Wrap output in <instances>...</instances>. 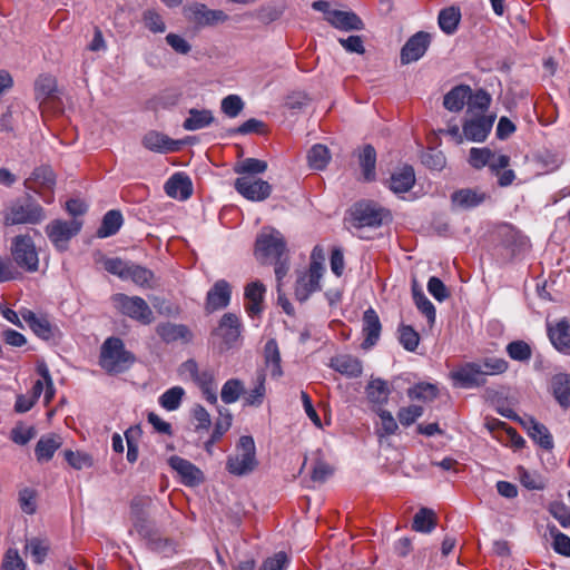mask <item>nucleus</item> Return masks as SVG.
I'll list each match as a JSON object with an SVG mask.
<instances>
[{"label": "nucleus", "instance_id": "obj_9", "mask_svg": "<svg viewBox=\"0 0 570 570\" xmlns=\"http://www.w3.org/2000/svg\"><path fill=\"white\" fill-rule=\"evenodd\" d=\"M234 187L238 194L250 202H263L271 196L272 186L268 181L254 176L236 178Z\"/></svg>", "mask_w": 570, "mask_h": 570}, {"label": "nucleus", "instance_id": "obj_11", "mask_svg": "<svg viewBox=\"0 0 570 570\" xmlns=\"http://www.w3.org/2000/svg\"><path fill=\"white\" fill-rule=\"evenodd\" d=\"M352 216L358 227H379L390 214L376 204L361 202L353 207Z\"/></svg>", "mask_w": 570, "mask_h": 570}, {"label": "nucleus", "instance_id": "obj_63", "mask_svg": "<svg viewBox=\"0 0 570 570\" xmlns=\"http://www.w3.org/2000/svg\"><path fill=\"white\" fill-rule=\"evenodd\" d=\"M26 564L19 556L17 549H8L1 564L0 570H24Z\"/></svg>", "mask_w": 570, "mask_h": 570}, {"label": "nucleus", "instance_id": "obj_33", "mask_svg": "<svg viewBox=\"0 0 570 570\" xmlns=\"http://www.w3.org/2000/svg\"><path fill=\"white\" fill-rule=\"evenodd\" d=\"M142 145L151 151L163 154L178 150L177 141L157 131L146 134L142 139Z\"/></svg>", "mask_w": 570, "mask_h": 570}, {"label": "nucleus", "instance_id": "obj_36", "mask_svg": "<svg viewBox=\"0 0 570 570\" xmlns=\"http://www.w3.org/2000/svg\"><path fill=\"white\" fill-rule=\"evenodd\" d=\"M366 396L373 406L382 409L387 403L390 396L387 383L381 379L370 381L366 386Z\"/></svg>", "mask_w": 570, "mask_h": 570}, {"label": "nucleus", "instance_id": "obj_31", "mask_svg": "<svg viewBox=\"0 0 570 570\" xmlns=\"http://www.w3.org/2000/svg\"><path fill=\"white\" fill-rule=\"evenodd\" d=\"M471 94V87L468 85H458L453 87L443 97V107L451 112L461 111L466 105Z\"/></svg>", "mask_w": 570, "mask_h": 570}, {"label": "nucleus", "instance_id": "obj_56", "mask_svg": "<svg viewBox=\"0 0 570 570\" xmlns=\"http://www.w3.org/2000/svg\"><path fill=\"white\" fill-rule=\"evenodd\" d=\"M400 344L409 352H414L420 343L419 333L410 325H401L399 328Z\"/></svg>", "mask_w": 570, "mask_h": 570}, {"label": "nucleus", "instance_id": "obj_6", "mask_svg": "<svg viewBox=\"0 0 570 570\" xmlns=\"http://www.w3.org/2000/svg\"><path fill=\"white\" fill-rule=\"evenodd\" d=\"M115 307L124 315L144 325L154 321V314L147 302L139 296L118 293L112 296Z\"/></svg>", "mask_w": 570, "mask_h": 570}, {"label": "nucleus", "instance_id": "obj_39", "mask_svg": "<svg viewBox=\"0 0 570 570\" xmlns=\"http://www.w3.org/2000/svg\"><path fill=\"white\" fill-rule=\"evenodd\" d=\"M122 215L119 210H109L105 214L101 225L97 230L99 238H107L117 234L122 225Z\"/></svg>", "mask_w": 570, "mask_h": 570}, {"label": "nucleus", "instance_id": "obj_2", "mask_svg": "<svg viewBox=\"0 0 570 570\" xmlns=\"http://www.w3.org/2000/svg\"><path fill=\"white\" fill-rule=\"evenodd\" d=\"M45 208L32 197L16 200L7 207L3 216L7 226L30 224L37 225L46 219Z\"/></svg>", "mask_w": 570, "mask_h": 570}, {"label": "nucleus", "instance_id": "obj_21", "mask_svg": "<svg viewBox=\"0 0 570 570\" xmlns=\"http://www.w3.org/2000/svg\"><path fill=\"white\" fill-rule=\"evenodd\" d=\"M549 390L561 407H570V374L556 373L551 376Z\"/></svg>", "mask_w": 570, "mask_h": 570}, {"label": "nucleus", "instance_id": "obj_58", "mask_svg": "<svg viewBox=\"0 0 570 570\" xmlns=\"http://www.w3.org/2000/svg\"><path fill=\"white\" fill-rule=\"evenodd\" d=\"M219 417L217 419L214 431L212 433L213 441H219L220 438L229 430L232 426L233 416L228 409H219L218 410Z\"/></svg>", "mask_w": 570, "mask_h": 570}, {"label": "nucleus", "instance_id": "obj_1", "mask_svg": "<svg viewBox=\"0 0 570 570\" xmlns=\"http://www.w3.org/2000/svg\"><path fill=\"white\" fill-rule=\"evenodd\" d=\"M257 464L254 439L250 435H242L236 444L235 453L227 458V471L233 475L243 476L253 472Z\"/></svg>", "mask_w": 570, "mask_h": 570}, {"label": "nucleus", "instance_id": "obj_19", "mask_svg": "<svg viewBox=\"0 0 570 570\" xmlns=\"http://www.w3.org/2000/svg\"><path fill=\"white\" fill-rule=\"evenodd\" d=\"M230 286L225 279L217 281L206 296V309L214 312L225 308L230 302Z\"/></svg>", "mask_w": 570, "mask_h": 570}, {"label": "nucleus", "instance_id": "obj_55", "mask_svg": "<svg viewBox=\"0 0 570 570\" xmlns=\"http://www.w3.org/2000/svg\"><path fill=\"white\" fill-rule=\"evenodd\" d=\"M380 417V426L377 428V433L380 436H387L394 434L399 425L390 411L384 409H375Z\"/></svg>", "mask_w": 570, "mask_h": 570}, {"label": "nucleus", "instance_id": "obj_43", "mask_svg": "<svg viewBox=\"0 0 570 570\" xmlns=\"http://www.w3.org/2000/svg\"><path fill=\"white\" fill-rule=\"evenodd\" d=\"M245 393V385L239 379L227 380L220 391V399L225 404H233Z\"/></svg>", "mask_w": 570, "mask_h": 570}, {"label": "nucleus", "instance_id": "obj_47", "mask_svg": "<svg viewBox=\"0 0 570 570\" xmlns=\"http://www.w3.org/2000/svg\"><path fill=\"white\" fill-rule=\"evenodd\" d=\"M267 163L257 158H245L234 167V171L240 176H254L265 173Z\"/></svg>", "mask_w": 570, "mask_h": 570}, {"label": "nucleus", "instance_id": "obj_3", "mask_svg": "<svg viewBox=\"0 0 570 570\" xmlns=\"http://www.w3.org/2000/svg\"><path fill=\"white\" fill-rule=\"evenodd\" d=\"M135 361L134 355L125 348L124 342L118 337L107 338L100 352V366L109 373H121Z\"/></svg>", "mask_w": 570, "mask_h": 570}, {"label": "nucleus", "instance_id": "obj_49", "mask_svg": "<svg viewBox=\"0 0 570 570\" xmlns=\"http://www.w3.org/2000/svg\"><path fill=\"white\" fill-rule=\"evenodd\" d=\"M507 354L513 361L528 362L532 356V348L529 343L522 340L512 341L505 347Z\"/></svg>", "mask_w": 570, "mask_h": 570}, {"label": "nucleus", "instance_id": "obj_16", "mask_svg": "<svg viewBox=\"0 0 570 570\" xmlns=\"http://www.w3.org/2000/svg\"><path fill=\"white\" fill-rule=\"evenodd\" d=\"M452 379L458 385L465 389L478 387L485 384L482 371L476 362L466 363L452 373Z\"/></svg>", "mask_w": 570, "mask_h": 570}, {"label": "nucleus", "instance_id": "obj_28", "mask_svg": "<svg viewBox=\"0 0 570 570\" xmlns=\"http://www.w3.org/2000/svg\"><path fill=\"white\" fill-rule=\"evenodd\" d=\"M265 292L266 288L259 281L252 282L245 287L244 295L248 301L246 312L250 318H255L261 314Z\"/></svg>", "mask_w": 570, "mask_h": 570}, {"label": "nucleus", "instance_id": "obj_5", "mask_svg": "<svg viewBox=\"0 0 570 570\" xmlns=\"http://www.w3.org/2000/svg\"><path fill=\"white\" fill-rule=\"evenodd\" d=\"M10 253L17 266L24 272L35 273L39 269V253L30 235L14 236L11 239Z\"/></svg>", "mask_w": 570, "mask_h": 570}, {"label": "nucleus", "instance_id": "obj_7", "mask_svg": "<svg viewBox=\"0 0 570 570\" xmlns=\"http://www.w3.org/2000/svg\"><path fill=\"white\" fill-rule=\"evenodd\" d=\"M81 227L82 222L79 219H53L46 226L45 232L55 248L65 252L69 240L81 230Z\"/></svg>", "mask_w": 570, "mask_h": 570}, {"label": "nucleus", "instance_id": "obj_42", "mask_svg": "<svg viewBox=\"0 0 570 570\" xmlns=\"http://www.w3.org/2000/svg\"><path fill=\"white\" fill-rule=\"evenodd\" d=\"M331 154L325 145L316 144L307 153V161L311 168L323 170L330 163Z\"/></svg>", "mask_w": 570, "mask_h": 570}, {"label": "nucleus", "instance_id": "obj_45", "mask_svg": "<svg viewBox=\"0 0 570 570\" xmlns=\"http://www.w3.org/2000/svg\"><path fill=\"white\" fill-rule=\"evenodd\" d=\"M376 151L371 145L364 146L360 154V166L364 179L371 181L375 178Z\"/></svg>", "mask_w": 570, "mask_h": 570}, {"label": "nucleus", "instance_id": "obj_50", "mask_svg": "<svg viewBox=\"0 0 570 570\" xmlns=\"http://www.w3.org/2000/svg\"><path fill=\"white\" fill-rule=\"evenodd\" d=\"M479 368L482 371V376L485 379L487 375H499L504 373L509 364L504 358L500 357H487L481 362H476Z\"/></svg>", "mask_w": 570, "mask_h": 570}, {"label": "nucleus", "instance_id": "obj_13", "mask_svg": "<svg viewBox=\"0 0 570 570\" xmlns=\"http://www.w3.org/2000/svg\"><path fill=\"white\" fill-rule=\"evenodd\" d=\"M184 13L188 20L200 27L214 26L228 20V16L223 10L208 9L204 3L187 6Z\"/></svg>", "mask_w": 570, "mask_h": 570}, {"label": "nucleus", "instance_id": "obj_41", "mask_svg": "<svg viewBox=\"0 0 570 570\" xmlns=\"http://www.w3.org/2000/svg\"><path fill=\"white\" fill-rule=\"evenodd\" d=\"M127 279L132 281L140 287L153 288L155 286L154 273L150 269L134 263L129 266Z\"/></svg>", "mask_w": 570, "mask_h": 570}, {"label": "nucleus", "instance_id": "obj_35", "mask_svg": "<svg viewBox=\"0 0 570 570\" xmlns=\"http://www.w3.org/2000/svg\"><path fill=\"white\" fill-rule=\"evenodd\" d=\"M214 120L215 117L210 110L191 108L188 110V116L183 122V128L195 131L209 127Z\"/></svg>", "mask_w": 570, "mask_h": 570}, {"label": "nucleus", "instance_id": "obj_29", "mask_svg": "<svg viewBox=\"0 0 570 570\" xmlns=\"http://www.w3.org/2000/svg\"><path fill=\"white\" fill-rule=\"evenodd\" d=\"M181 368L183 373L188 374L200 390L215 384V372L212 368L200 370L194 360L183 363Z\"/></svg>", "mask_w": 570, "mask_h": 570}, {"label": "nucleus", "instance_id": "obj_46", "mask_svg": "<svg viewBox=\"0 0 570 570\" xmlns=\"http://www.w3.org/2000/svg\"><path fill=\"white\" fill-rule=\"evenodd\" d=\"M435 514L431 509H420L413 519L412 529L416 532L430 533L435 528Z\"/></svg>", "mask_w": 570, "mask_h": 570}, {"label": "nucleus", "instance_id": "obj_62", "mask_svg": "<svg viewBox=\"0 0 570 570\" xmlns=\"http://www.w3.org/2000/svg\"><path fill=\"white\" fill-rule=\"evenodd\" d=\"M423 415V407L420 405H409L405 407H401L397 412V419L400 423L404 426H410L413 424L419 417Z\"/></svg>", "mask_w": 570, "mask_h": 570}, {"label": "nucleus", "instance_id": "obj_4", "mask_svg": "<svg viewBox=\"0 0 570 570\" xmlns=\"http://www.w3.org/2000/svg\"><path fill=\"white\" fill-rule=\"evenodd\" d=\"M286 252V242L277 229L265 227L258 234L255 244V255L264 264L282 257Z\"/></svg>", "mask_w": 570, "mask_h": 570}, {"label": "nucleus", "instance_id": "obj_59", "mask_svg": "<svg viewBox=\"0 0 570 570\" xmlns=\"http://www.w3.org/2000/svg\"><path fill=\"white\" fill-rule=\"evenodd\" d=\"M220 109L227 117L235 118L244 109V101L238 95H228L222 100Z\"/></svg>", "mask_w": 570, "mask_h": 570}, {"label": "nucleus", "instance_id": "obj_51", "mask_svg": "<svg viewBox=\"0 0 570 570\" xmlns=\"http://www.w3.org/2000/svg\"><path fill=\"white\" fill-rule=\"evenodd\" d=\"M413 299L416 307L426 316L428 322L433 324L436 317L435 307L425 294L415 286H413Z\"/></svg>", "mask_w": 570, "mask_h": 570}, {"label": "nucleus", "instance_id": "obj_8", "mask_svg": "<svg viewBox=\"0 0 570 570\" xmlns=\"http://www.w3.org/2000/svg\"><path fill=\"white\" fill-rule=\"evenodd\" d=\"M495 120L494 115L473 114L465 115L463 120V131L465 140L472 142H483L490 135Z\"/></svg>", "mask_w": 570, "mask_h": 570}, {"label": "nucleus", "instance_id": "obj_38", "mask_svg": "<svg viewBox=\"0 0 570 570\" xmlns=\"http://www.w3.org/2000/svg\"><path fill=\"white\" fill-rule=\"evenodd\" d=\"M460 20L461 11L453 6L442 9L438 16L439 27L446 35H453L458 30Z\"/></svg>", "mask_w": 570, "mask_h": 570}, {"label": "nucleus", "instance_id": "obj_64", "mask_svg": "<svg viewBox=\"0 0 570 570\" xmlns=\"http://www.w3.org/2000/svg\"><path fill=\"white\" fill-rule=\"evenodd\" d=\"M549 512L559 521L561 527L570 528V509L562 502H553L549 507Z\"/></svg>", "mask_w": 570, "mask_h": 570}, {"label": "nucleus", "instance_id": "obj_37", "mask_svg": "<svg viewBox=\"0 0 570 570\" xmlns=\"http://www.w3.org/2000/svg\"><path fill=\"white\" fill-rule=\"evenodd\" d=\"M331 366L341 374L350 377H357L362 374V363L351 355H340L332 358Z\"/></svg>", "mask_w": 570, "mask_h": 570}, {"label": "nucleus", "instance_id": "obj_26", "mask_svg": "<svg viewBox=\"0 0 570 570\" xmlns=\"http://www.w3.org/2000/svg\"><path fill=\"white\" fill-rule=\"evenodd\" d=\"M415 184V173L413 167L403 166L392 173L389 179V188L394 194L409 191Z\"/></svg>", "mask_w": 570, "mask_h": 570}, {"label": "nucleus", "instance_id": "obj_44", "mask_svg": "<svg viewBox=\"0 0 570 570\" xmlns=\"http://www.w3.org/2000/svg\"><path fill=\"white\" fill-rule=\"evenodd\" d=\"M157 334L166 342L185 340L190 335L189 330L185 325L170 323L159 324L157 326Z\"/></svg>", "mask_w": 570, "mask_h": 570}, {"label": "nucleus", "instance_id": "obj_14", "mask_svg": "<svg viewBox=\"0 0 570 570\" xmlns=\"http://www.w3.org/2000/svg\"><path fill=\"white\" fill-rule=\"evenodd\" d=\"M168 464L177 472L181 483L186 487H196L204 480L200 469L184 458L173 455L168 459Z\"/></svg>", "mask_w": 570, "mask_h": 570}, {"label": "nucleus", "instance_id": "obj_34", "mask_svg": "<svg viewBox=\"0 0 570 570\" xmlns=\"http://www.w3.org/2000/svg\"><path fill=\"white\" fill-rule=\"evenodd\" d=\"M266 374L264 370H257L253 382V387L244 393V403L248 406H259L266 395Z\"/></svg>", "mask_w": 570, "mask_h": 570}, {"label": "nucleus", "instance_id": "obj_30", "mask_svg": "<svg viewBox=\"0 0 570 570\" xmlns=\"http://www.w3.org/2000/svg\"><path fill=\"white\" fill-rule=\"evenodd\" d=\"M151 503V498L148 495L135 497L130 503V513L134 519V525L141 535L149 534V530L146 525L145 510Z\"/></svg>", "mask_w": 570, "mask_h": 570}, {"label": "nucleus", "instance_id": "obj_17", "mask_svg": "<svg viewBox=\"0 0 570 570\" xmlns=\"http://www.w3.org/2000/svg\"><path fill=\"white\" fill-rule=\"evenodd\" d=\"M242 324L236 314L226 313L219 321V325L215 333L223 338L224 343L230 347L240 336Z\"/></svg>", "mask_w": 570, "mask_h": 570}, {"label": "nucleus", "instance_id": "obj_18", "mask_svg": "<svg viewBox=\"0 0 570 570\" xmlns=\"http://www.w3.org/2000/svg\"><path fill=\"white\" fill-rule=\"evenodd\" d=\"M164 189L167 196L186 200L193 194V183L185 173H176L165 183Z\"/></svg>", "mask_w": 570, "mask_h": 570}, {"label": "nucleus", "instance_id": "obj_40", "mask_svg": "<svg viewBox=\"0 0 570 570\" xmlns=\"http://www.w3.org/2000/svg\"><path fill=\"white\" fill-rule=\"evenodd\" d=\"M491 104V96L484 89H478L470 94L466 100L465 115L485 114Z\"/></svg>", "mask_w": 570, "mask_h": 570}, {"label": "nucleus", "instance_id": "obj_60", "mask_svg": "<svg viewBox=\"0 0 570 570\" xmlns=\"http://www.w3.org/2000/svg\"><path fill=\"white\" fill-rule=\"evenodd\" d=\"M37 493L31 488H24L19 491V505L22 512L27 514H33L37 510Z\"/></svg>", "mask_w": 570, "mask_h": 570}, {"label": "nucleus", "instance_id": "obj_15", "mask_svg": "<svg viewBox=\"0 0 570 570\" xmlns=\"http://www.w3.org/2000/svg\"><path fill=\"white\" fill-rule=\"evenodd\" d=\"M490 195L481 188H462L451 195L452 205L459 209H471L480 206Z\"/></svg>", "mask_w": 570, "mask_h": 570}, {"label": "nucleus", "instance_id": "obj_52", "mask_svg": "<svg viewBox=\"0 0 570 570\" xmlns=\"http://www.w3.org/2000/svg\"><path fill=\"white\" fill-rule=\"evenodd\" d=\"M493 157V151L488 147H472L469 153V164L474 169H482L485 166L489 167L491 158Z\"/></svg>", "mask_w": 570, "mask_h": 570}, {"label": "nucleus", "instance_id": "obj_22", "mask_svg": "<svg viewBox=\"0 0 570 570\" xmlns=\"http://www.w3.org/2000/svg\"><path fill=\"white\" fill-rule=\"evenodd\" d=\"M21 317L41 340L48 341L55 336L56 328L46 316L37 315L32 311L24 309L21 312Z\"/></svg>", "mask_w": 570, "mask_h": 570}, {"label": "nucleus", "instance_id": "obj_12", "mask_svg": "<svg viewBox=\"0 0 570 570\" xmlns=\"http://www.w3.org/2000/svg\"><path fill=\"white\" fill-rule=\"evenodd\" d=\"M430 43L431 35L429 32L417 31L414 33L401 49V63L409 65L421 59L428 51Z\"/></svg>", "mask_w": 570, "mask_h": 570}, {"label": "nucleus", "instance_id": "obj_32", "mask_svg": "<svg viewBox=\"0 0 570 570\" xmlns=\"http://www.w3.org/2000/svg\"><path fill=\"white\" fill-rule=\"evenodd\" d=\"M265 358V374L268 372L272 377L278 379L283 375L281 365V353L278 350L277 342L275 340H268L264 347Z\"/></svg>", "mask_w": 570, "mask_h": 570}, {"label": "nucleus", "instance_id": "obj_53", "mask_svg": "<svg viewBox=\"0 0 570 570\" xmlns=\"http://www.w3.org/2000/svg\"><path fill=\"white\" fill-rule=\"evenodd\" d=\"M63 456L68 464L75 470L91 468L94 464L92 456L85 452L66 450Z\"/></svg>", "mask_w": 570, "mask_h": 570}, {"label": "nucleus", "instance_id": "obj_48", "mask_svg": "<svg viewBox=\"0 0 570 570\" xmlns=\"http://www.w3.org/2000/svg\"><path fill=\"white\" fill-rule=\"evenodd\" d=\"M185 391L180 386H174L165 391L158 399L160 406L167 411H176L180 404Z\"/></svg>", "mask_w": 570, "mask_h": 570}, {"label": "nucleus", "instance_id": "obj_10", "mask_svg": "<svg viewBox=\"0 0 570 570\" xmlns=\"http://www.w3.org/2000/svg\"><path fill=\"white\" fill-rule=\"evenodd\" d=\"M324 267L321 263L313 262L307 272L297 277L295 285V297L299 302H305L308 297L321 289L320 281L323 276Z\"/></svg>", "mask_w": 570, "mask_h": 570}, {"label": "nucleus", "instance_id": "obj_25", "mask_svg": "<svg viewBox=\"0 0 570 570\" xmlns=\"http://www.w3.org/2000/svg\"><path fill=\"white\" fill-rule=\"evenodd\" d=\"M522 425L534 443L544 450L553 449V438L546 425L539 423L533 417L522 421Z\"/></svg>", "mask_w": 570, "mask_h": 570}, {"label": "nucleus", "instance_id": "obj_20", "mask_svg": "<svg viewBox=\"0 0 570 570\" xmlns=\"http://www.w3.org/2000/svg\"><path fill=\"white\" fill-rule=\"evenodd\" d=\"M381 322L377 313L372 308H367L363 314L362 332L365 336L362 347L367 350L376 344L381 334Z\"/></svg>", "mask_w": 570, "mask_h": 570}, {"label": "nucleus", "instance_id": "obj_57", "mask_svg": "<svg viewBox=\"0 0 570 570\" xmlns=\"http://www.w3.org/2000/svg\"><path fill=\"white\" fill-rule=\"evenodd\" d=\"M436 394L438 389L429 383H419L407 391V396L411 400L432 401L436 397Z\"/></svg>", "mask_w": 570, "mask_h": 570}, {"label": "nucleus", "instance_id": "obj_61", "mask_svg": "<svg viewBox=\"0 0 570 570\" xmlns=\"http://www.w3.org/2000/svg\"><path fill=\"white\" fill-rule=\"evenodd\" d=\"M29 179L45 188H52L56 183L52 169L46 166L36 168Z\"/></svg>", "mask_w": 570, "mask_h": 570}, {"label": "nucleus", "instance_id": "obj_27", "mask_svg": "<svg viewBox=\"0 0 570 570\" xmlns=\"http://www.w3.org/2000/svg\"><path fill=\"white\" fill-rule=\"evenodd\" d=\"M62 445V439L53 433L42 435L35 448V455L38 462H49L56 451Z\"/></svg>", "mask_w": 570, "mask_h": 570}, {"label": "nucleus", "instance_id": "obj_23", "mask_svg": "<svg viewBox=\"0 0 570 570\" xmlns=\"http://www.w3.org/2000/svg\"><path fill=\"white\" fill-rule=\"evenodd\" d=\"M327 22L335 29L343 31H358L364 28L362 19L352 11L334 10L327 17Z\"/></svg>", "mask_w": 570, "mask_h": 570}, {"label": "nucleus", "instance_id": "obj_54", "mask_svg": "<svg viewBox=\"0 0 570 570\" xmlns=\"http://www.w3.org/2000/svg\"><path fill=\"white\" fill-rule=\"evenodd\" d=\"M549 533L553 539L552 548L553 550L566 557H570V538L560 532L556 525H548Z\"/></svg>", "mask_w": 570, "mask_h": 570}, {"label": "nucleus", "instance_id": "obj_24", "mask_svg": "<svg viewBox=\"0 0 570 570\" xmlns=\"http://www.w3.org/2000/svg\"><path fill=\"white\" fill-rule=\"evenodd\" d=\"M548 336L558 352L570 355V324L567 320H561L554 326H550Z\"/></svg>", "mask_w": 570, "mask_h": 570}]
</instances>
